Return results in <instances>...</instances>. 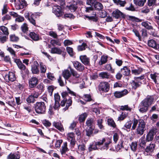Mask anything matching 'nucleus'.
<instances>
[{"label":"nucleus","instance_id":"7ed1b4c3","mask_svg":"<svg viewBox=\"0 0 159 159\" xmlns=\"http://www.w3.org/2000/svg\"><path fill=\"white\" fill-rule=\"evenodd\" d=\"M111 140L109 138H102V140L95 142L98 148L101 150H107L109 148V146L111 143Z\"/></svg>","mask_w":159,"mask_h":159},{"label":"nucleus","instance_id":"603ef678","mask_svg":"<svg viewBox=\"0 0 159 159\" xmlns=\"http://www.w3.org/2000/svg\"><path fill=\"white\" fill-rule=\"evenodd\" d=\"M50 43L53 46L56 45L60 46L61 45V43L58 40L52 39L50 41Z\"/></svg>","mask_w":159,"mask_h":159},{"label":"nucleus","instance_id":"bb28decb","mask_svg":"<svg viewBox=\"0 0 159 159\" xmlns=\"http://www.w3.org/2000/svg\"><path fill=\"white\" fill-rule=\"evenodd\" d=\"M67 7L71 12H74L75 11L77 7L76 2L75 1L72 3H71L69 5H68Z\"/></svg>","mask_w":159,"mask_h":159},{"label":"nucleus","instance_id":"c9c22d12","mask_svg":"<svg viewBox=\"0 0 159 159\" xmlns=\"http://www.w3.org/2000/svg\"><path fill=\"white\" fill-rule=\"evenodd\" d=\"M124 141L121 140L120 141L119 143L116 146L115 148L116 150L117 151H121V149L122 148H124L123 146V143Z\"/></svg>","mask_w":159,"mask_h":159},{"label":"nucleus","instance_id":"a878e982","mask_svg":"<svg viewBox=\"0 0 159 159\" xmlns=\"http://www.w3.org/2000/svg\"><path fill=\"white\" fill-rule=\"evenodd\" d=\"M86 123V125L89 128H94V125L95 123L93 118H90L87 120Z\"/></svg>","mask_w":159,"mask_h":159},{"label":"nucleus","instance_id":"ea45409f","mask_svg":"<svg viewBox=\"0 0 159 159\" xmlns=\"http://www.w3.org/2000/svg\"><path fill=\"white\" fill-rule=\"evenodd\" d=\"M114 3L117 5H120V7H124L126 3L125 1H122L121 0H112Z\"/></svg>","mask_w":159,"mask_h":159},{"label":"nucleus","instance_id":"f257e3e1","mask_svg":"<svg viewBox=\"0 0 159 159\" xmlns=\"http://www.w3.org/2000/svg\"><path fill=\"white\" fill-rule=\"evenodd\" d=\"M68 92L66 91L63 92L61 93V96L63 99L61 101V106L64 107L66 104V106L63 109V110L65 111L68 110L70 106L71 105L72 101L71 100V96H75V93L71 91L67 87Z\"/></svg>","mask_w":159,"mask_h":159},{"label":"nucleus","instance_id":"338daca9","mask_svg":"<svg viewBox=\"0 0 159 159\" xmlns=\"http://www.w3.org/2000/svg\"><path fill=\"white\" fill-rule=\"evenodd\" d=\"M60 105L59 102L55 101L53 107L55 110H58Z\"/></svg>","mask_w":159,"mask_h":159},{"label":"nucleus","instance_id":"b1692460","mask_svg":"<svg viewBox=\"0 0 159 159\" xmlns=\"http://www.w3.org/2000/svg\"><path fill=\"white\" fill-rule=\"evenodd\" d=\"M148 45L149 46L156 49H157L159 48V45L156 43L155 40L152 39L148 41Z\"/></svg>","mask_w":159,"mask_h":159},{"label":"nucleus","instance_id":"5fc2aeb1","mask_svg":"<svg viewBox=\"0 0 159 159\" xmlns=\"http://www.w3.org/2000/svg\"><path fill=\"white\" fill-rule=\"evenodd\" d=\"M87 47L86 44L84 43H83L81 45L78 46L77 49L79 51H82L84 50L85 49V48H86Z\"/></svg>","mask_w":159,"mask_h":159},{"label":"nucleus","instance_id":"680f3d73","mask_svg":"<svg viewBox=\"0 0 159 159\" xmlns=\"http://www.w3.org/2000/svg\"><path fill=\"white\" fill-rule=\"evenodd\" d=\"M22 31L24 33H25L28 30V28L27 26V25L26 23H24L21 27Z\"/></svg>","mask_w":159,"mask_h":159},{"label":"nucleus","instance_id":"7c9ffc66","mask_svg":"<svg viewBox=\"0 0 159 159\" xmlns=\"http://www.w3.org/2000/svg\"><path fill=\"white\" fill-rule=\"evenodd\" d=\"M71 75V71L69 70H64L62 72V75L64 78L67 80L68 79Z\"/></svg>","mask_w":159,"mask_h":159},{"label":"nucleus","instance_id":"79ce46f5","mask_svg":"<svg viewBox=\"0 0 159 159\" xmlns=\"http://www.w3.org/2000/svg\"><path fill=\"white\" fill-rule=\"evenodd\" d=\"M98 149H99V148L96 144L95 143V144L93 143L90 144L88 148V150L89 152L92 151L93 150H98Z\"/></svg>","mask_w":159,"mask_h":159},{"label":"nucleus","instance_id":"9d476101","mask_svg":"<svg viewBox=\"0 0 159 159\" xmlns=\"http://www.w3.org/2000/svg\"><path fill=\"white\" fill-rule=\"evenodd\" d=\"M52 12L58 17L61 16L63 15L61 7L57 5H54L53 6Z\"/></svg>","mask_w":159,"mask_h":159},{"label":"nucleus","instance_id":"37998d69","mask_svg":"<svg viewBox=\"0 0 159 159\" xmlns=\"http://www.w3.org/2000/svg\"><path fill=\"white\" fill-rule=\"evenodd\" d=\"M128 115V113L126 112H122L121 114L118 117V120L121 121L124 120Z\"/></svg>","mask_w":159,"mask_h":159},{"label":"nucleus","instance_id":"473e14b6","mask_svg":"<svg viewBox=\"0 0 159 159\" xmlns=\"http://www.w3.org/2000/svg\"><path fill=\"white\" fill-rule=\"evenodd\" d=\"M85 17L87 18H88L89 20H92L93 21L96 22L98 20V18L95 12H93V15L92 16H85Z\"/></svg>","mask_w":159,"mask_h":159},{"label":"nucleus","instance_id":"f03ea898","mask_svg":"<svg viewBox=\"0 0 159 159\" xmlns=\"http://www.w3.org/2000/svg\"><path fill=\"white\" fill-rule=\"evenodd\" d=\"M154 98L153 96H148L142 100L139 104L138 109L141 113L146 112L148 107L153 103Z\"/></svg>","mask_w":159,"mask_h":159},{"label":"nucleus","instance_id":"09e8293b","mask_svg":"<svg viewBox=\"0 0 159 159\" xmlns=\"http://www.w3.org/2000/svg\"><path fill=\"white\" fill-rule=\"evenodd\" d=\"M21 76L23 79L29 76V70H21Z\"/></svg>","mask_w":159,"mask_h":159},{"label":"nucleus","instance_id":"9b49d317","mask_svg":"<svg viewBox=\"0 0 159 159\" xmlns=\"http://www.w3.org/2000/svg\"><path fill=\"white\" fill-rule=\"evenodd\" d=\"M113 16L116 19L124 18L125 17V15L118 9L114 11L112 13Z\"/></svg>","mask_w":159,"mask_h":159},{"label":"nucleus","instance_id":"c03bdc74","mask_svg":"<svg viewBox=\"0 0 159 159\" xmlns=\"http://www.w3.org/2000/svg\"><path fill=\"white\" fill-rule=\"evenodd\" d=\"M94 129V128H89V129H86L85 131L86 135L89 137L91 136H93V131Z\"/></svg>","mask_w":159,"mask_h":159},{"label":"nucleus","instance_id":"a211bd4d","mask_svg":"<svg viewBox=\"0 0 159 159\" xmlns=\"http://www.w3.org/2000/svg\"><path fill=\"white\" fill-rule=\"evenodd\" d=\"M26 2L24 0H19L15 4V7L17 9H22L26 5Z\"/></svg>","mask_w":159,"mask_h":159},{"label":"nucleus","instance_id":"58836bf2","mask_svg":"<svg viewBox=\"0 0 159 159\" xmlns=\"http://www.w3.org/2000/svg\"><path fill=\"white\" fill-rule=\"evenodd\" d=\"M26 101L27 102L29 103H34L35 101V99H34V97L32 96V95H29L28 97L26 99Z\"/></svg>","mask_w":159,"mask_h":159},{"label":"nucleus","instance_id":"39448f33","mask_svg":"<svg viewBox=\"0 0 159 159\" xmlns=\"http://www.w3.org/2000/svg\"><path fill=\"white\" fill-rule=\"evenodd\" d=\"M145 123L143 120H140L139 123L136 129L135 133L138 135H142L146 130Z\"/></svg>","mask_w":159,"mask_h":159},{"label":"nucleus","instance_id":"72a5a7b5","mask_svg":"<svg viewBox=\"0 0 159 159\" xmlns=\"http://www.w3.org/2000/svg\"><path fill=\"white\" fill-rule=\"evenodd\" d=\"M30 36L34 41H38L39 39V35L34 32H30Z\"/></svg>","mask_w":159,"mask_h":159},{"label":"nucleus","instance_id":"13d9d810","mask_svg":"<svg viewBox=\"0 0 159 159\" xmlns=\"http://www.w3.org/2000/svg\"><path fill=\"white\" fill-rule=\"evenodd\" d=\"M7 103L9 105L12 107H15L16 106V102L14 101V99H11L10 101H7Z\"/></svg>","mask_w":159,"mask_h":159},{"label":"nucleus","instance_id":"dca6fc26","mask_svg":"<svg viewBox=\"0 0 159 159\" xmlns=\"http://www.w3.org/2000/svg\"><path fill=\"white\" fill-rule=\"evenodd\" d=\"M65 50L63 47L58 48L57 47L53 48L51 49V52L53 54H61Z\"/></svg>","mask_w":159,"mask_h":159},{"label":"nucleus","instance_id":"6e6552de","mask_svg":"<svg viewBox=\"0 0 159 159\" xmlns=\"http://www.w3.org/2000/svg\"><path fill=\"white\" fill-rule=\"evenodd\" d=\"M66 137L68 140L70 142V145L74 147L76 142L75 134L73 132L68 133L66 135Z\"/></svg>","mask_w":159,"mask_h":159},{"label":"nucleus","instance_id":"3c124183","mask_svg":"<svg viewBox=\"0 0 159 159\" xmlns=\"http://www.w3.org/2000/svg\"><path fill=\"white\" fill-rule=\"evenodd\" d=\"M94 7L96 9L99 10H102L103 8L102 4L99 2H97L94 4Z\"/></svg>","mask_w":159,"mask_h":159},{"label":"nucleus","instance_id":"774afa93","mask_svg":"<svg viewBox=\"0 0 159 159\" xmlns=\"http://www.w3.org/2000/svg\"><path fill=\"white\" fill-rule=\"evenodd\" d=\"M42 123L43 125L46 127H49L51 125V123L48 120H43Z\"/></svg>","mask_w":159,"mask_h":159},{"label":"nucleus","instance_id":"a19ab883","mask_svg":"<svg viewBox=\"0 0 159 159\" xmlns=\"http://www.w3.org/2000/svg\"><path fill=\"white\" fill-rule=\"evenodd\" d=\"M0 30L4 34L6 35H8L9 34L8 29L6 27L4 26H0Z\"/></svg>","mask_w":159,"mask_h":159},{"label":"nucleus","instance_id":"f3484780","mask_svg":"<svg viewBox=\"0 0 159 159\" xmlns=\"http://www.w3.org/2000/svg\"><path fill=\"white\" fill-rule=\"evenodd\" d=\"M52 125L60 131L61 132L64 131V129L61 122L54 121L52 123Z\"/></svg>","mask_w":159,"mask_h":159},{"label":"nucleus","instance_id":"f704fd0d","mask_svg":"<svg viewBox=\"0 0 159 159\" xmlns=\"http://www.w3.org/2000/svg\"><path fill=\"white\" fill-rule=\"evenodd\" d=\"M146 1V0H134V3L140 7L143 6Z\"/></svg>","mask_w":159,"mask_h":159},{"label":"nucleus","instance_id":"e433bc0d","mask_svg":"<svg viewBox=\"0 0 159 159\" xmlns=\"http://www.w3.org/2000/svg\"><path fill=\"white\" fill-rule=\"evenodd\" d=\"M108 125L113 128H115L116 127V125L114 121L112 118H109L107 120Z\"/></svg>","mask_w":159,"mask_h":159},{"label":"nucleus","instance_id":"423d86ee","mask_svg":"<svg viewBox=\"0 0 159 159\" xmlns=\"http://www.w3.org/2000/svg\"><path fill=\"white\" fill-rule=\"evenodd\" d=\"M157 129L153 128L149 130L146 135L145 139L148 142L152 141L154 139V135L156 134Z\"/></svg>","mask_w":159,"mask_h":159},{"label":"nucleus","instance_id":"4c0bfd02","mask_svg":"<svg viewBox=\"0 0 159 159\" xmlns=\"http://www.w3.org/2000/svg\"><path fill=\"white\" fill-rule=\"evenodd\" d=\"M99 76L102 79H109L110 78V74L106 72H102L100 73Z\"/></svg>","mask_w":159,"mask_h":159},{"label":"nucleus","instance_id":"0eeeda50","mask_svg":"<svg viewBox=\"0 0 159 159\" xmlns=\"http://www.w3.org/2000/svg\"><path fill=\"white\" fill-rule=\"evenodd\" d=\"M110 87V84L106 82H102L100 83L98 87L100 91L104 92H108L109 90Z\"/></svg>","mask_w":159,"mask_h":159},{"label":"nucleus","instance_id":"052dcab7","mask_svg":"<svg viewBox=\"0 0 159 159\" xmlns=\"http://www.w3.org/2000/svg\"><path fill=\"white\" fill-rule=\"evenodd\" d=\"M66 50L67 52L70 56L72 57L74 55V52L72 48L67 47L66 48Z\"/></svg>","mask_w":159,"mask_h":159},{"label":"nucleus","instance_id":"1a4fd4ad","mask_svg":"<svg viewBox=\"0 0 159 159\" xmlns=\"http://www.w3.org/2000/svg\"><path fill=\"white\" fill-rule=\"evenodd\" d=\"M4 79L6 82H9L10 81H14L16 80V78L14 72L9 71L8 74L5 75Z\"/></svg>","mask_w":159,"mask_h":159},{"label":"nucleus","instance_id":"4be33fe9","mask_svg":"<svg viewBox=\"0 0 159 159\" xmlns=\"http://www.w3.org/2000/svg\"><path fill=\"white\" fill-rule=\"evenodd\" d=\"M140 120H143L141 119L137 120L135 118H133L132 121H131V122H132V124H133V125L132 126V128H131V130H134L136 129L137 127V125H138L139 123V121Z\"/></svg>","mask_w":159,"mask_h":159},{"label":"nucleus","instance_id":"c85d7f7f","mask_svg":"<svg viewBox=\"0 0 159 159\" xmlns=\"http://www.w3.org/2000/svg\"><path fill=\"white\" fill-rule=\"evenodd\" d=\"M14 62L16 64L20 69H25L26 68L25 66L22 63L20 59L14 58Z\"/></svg>","mask_w":159,"mask_h":159},{"label":"nucleus","instance_id":"0e129e2a","mask_svg":"<svg viewBox=\"0 0 159 159\" xmlns=\"http://www.w3.org/2000/svg\"><path fill=\"white\" fill-rule=\"evenodd\" d=\"M132 122L131 120H129L127 122L125 125L124 127L126 129H130L131 126Z\"/></svg>","mask_w":159,"mask_h":159},{"label":"nucleus","instance_id":"5701e85b","mask_svg":"<svg viewBox=\"0 0 159 159\" xmlns=\"http://www.w3.org/2000/svg\"><path fill=\"white\" fill-rule=\"evenodd\" d=\"M86 150V146L85 144L84 143L78 145L77 152L80 154H83Z\"/></svg>","mask_w":159,"mask_h":159},{"label":"nucleus","instance_id":"69168bd1","mask_svg":"<svg viewBox=\"0 0 159 159\" xmlns=\"http://www.w3.org/2000/svg\"><path fill=\"white\" fill-rule=\"evenodd\" d=\"M119 138V135L116 133L114 134L113 136V141L115 143H116Z\"/></svg>","mask_w":159,"mask_h":159},{"label":"nucleus","instance_id":"2eb2a0df","mask_svg":"<svg viewBox=\"0 0 159 159\" xmlns=\"http://www.w3.org/2000/svg\"><path fill=\"white\" fill-rule=\"evenodd\" d=\"M133 89L136 90L137 88L139 87L142 84L141 81H139L138 80L134 79L132 80L130 83Z\"/></svg>","mask_w":159,"mask_h":159},{"label":"nucleus","instance_id":"6e6d98bb","mask_svg":"<svg viewBox=\"0 0 159 159\" xmlns=\"http://www.w3.org/2000/svg\"><path fill=\"white\" fill-rule=\"evenodd\" d=\"M10 41L12 42H17L19 39V38L15 34H11L10 35Z\"/></svg>","mask_w":159,"mask_h":159},{"label":"nucleus","instance_id":"bf43d9fd","mask_svg":"<svg viewBox=\"0 0 159 159\" xmlns=\"http://www.w3.org/2000/svg\"><path fill=\"white\" fill-rule=\"evenodd\" d=\"M103 120L102 119H99L97 120V125L100 129H104V126L102 125Z\"/></svg>","mask_w":159,"mask_h":159},{"label":"nucleus","instance_id":"cd10ccee","mask_svg":"<svg viewBox=\"0 0 159 159\" xmlns=\"http://www.w3.org/2000/svg\"><path fill=\"white\" fill-rule=\"evenodd\" d=\"M151 77L156 84H158V81L159 80V74L156 73L153 74H150Z\"/></svg>","mask_w":159,"mask_h":159},{"label":"nucleus","instance_id":"f8f14e48","mask_svg":"<svg viewBox=\"0 0 159 159\" xmlns=\"http://www.w3.org/2000/svg\"><path fill=\"white\" fill-rule=\"evenodd\" d=\"M156 147L155 143H151L144 149V152L150 154L153 152Z\"/></svg>","mask_w":159,"mask_h":159},{"label":"nucleus","instance_id":"4d7b16f0","mask_svg":"<svg viewBox=\"0 0 159 159\" xmlns=\"http://www.w3.org/2000/svg\"><path fill=\"white\" fill-rule=\"evenodd\" d=\"M120 109L121 110H126L129 111H131L132 110V108L129 107L128 105L121 106Z\"/></svg>","mask_w":159,"mask_h":159},{"label":"nucleus","instance_id":"de8ad7c7","mask_svg":"<svg viewBox=\"0 0 159 159\" xmlns=\"http://www.w3.org/2000/svg\"><path fill=\"white\" fill-rule=\"evenodd\" d=\"M87 115L86 113H84L80 115L79 117V120L80 122H84L87 117Z\"/></svg>","mask_w":159,"mask_h":159},{"label":"nucleus","instance_id":"aec40b11","mask_svg":"<svg viewBox=\"0 0 159 159\" xmlns=\"http://www.w3.org/2000/svg\"><path fill=\"white\" fill-rule=\"evenodd\" d=\"M139 146L141 148L144 149L146 145V143L148 142L146 139H145L144 136H142L139 139Z\"/></svg>","mask_w":159,"mask_h":159},{"label":"nucleus","instance_id":"a18cd8bd","mask_svg":"<svg viewBox=\"0 0 159 159\" xmlns=\"http://www.w3.org/2000/svg\"><path fill=\"white\" fill-rule=\"evenodd\" d=\"M108 57L106 56H102L101 60L99 61V64L100 65H102L105 63L107 60Z\"/></svg>","mask_w":159,"mask_h":159},{"label":"nucleus","instance_id":"2f4dec72","mask_svg":"<svg viewBox=\"0 0 159 159\" xmlns=\"http://www.w3.org/2000/svg\"><path fill=\"white\" fill-rule=\"evenodd\" d=\"M20 158V155L16 153H11L7 157V159H19Z\"/></svg>","mask_w":159,"mask_h":159},{"label":"nucleus","instance_id":"8fccbe9b","mask_svg":"<svg viewBox=\"0 0 159 159\" xmlns=\"http://www.w3.org/2000/svg\"><path fill=\"white\" fill-rule=\"evenodd\" d=\"M34 16V14H32L30 16H29L28 17V20L34 26H36V23L35 20L33 18Z\"/></svg>","mask_w":159,"mask_h":159},{"label":"nucleus","instance_id":"412c9836","mask_svg":"<svg viewBox=\"0 0 159 159\" xmlns=\"http://www.w3.org/2000/svg\"><path fill=\"white\" fill-rule=\"evenodd\" d=\"M67 142H64L63 145L61 147V149L60 150V152L61 154L62 155H66V153L69 150L67 147ZM66 155H67L66 154Z\"/></svg>","mask_w":159,"mask_h":159},{"label":"nucleus","instance_id":"e2e57ef3","mask_svg":"<svg viewBox=\"0 0 159 159\" xmlns=\"http://www.w3.org/2000/svg\"><path fill=\"white\" fill-rule=\"evenodd\" d=\"M8 7L6 4L4 5L2 9V14H5L8 12Z\"/></svg>","mask_w":159,"mask_h":159},{"label":"nucleus","instance_id":"6ab92c4d","mask_svg":"<svg viewBox=\"0 0 159 159\" xmlns=\"http://www.w3.org/2000/svg\"><path fill=\"white\" fill-rule=\"evenodd\" d=\"M80 58L82 63L85 65H89L90 64V59L86 55H81Z\"/></svg>","mask_w":159,"mask_h":159},{"label":"nucleus","instance_id":"20e7f679","mask_svg":"<svg viewBox=\"0 0 159 159\" xmlns=\"http://www.w3.org/2000/svg\"><path fill=\"white\" fill-rule=\"evenodd\" d=\"M46 106L44 102H37L34 104L35 112L38 114H44L46 112Z\"/></svg>","mask_w":159,"mask_h":159},{"label":"nucleus","instance_id":"393cba45","mask_svg":"<svg viewBox=\"0 0 159 159\" xmlns=\"http://www.w3.org/2000/svg\"><path fill=\"white\" fill-rule=\"evenodd\" d=\"M73 65L75 68L77 70H84V66L80 62L75 61L73 62Z\"/></svg>","mask_w":159,"mask_h":159},{"label":"nucleus","instance_id":"4468645a","mask_svg":"<svg viewBox=\"0 0 159 159\" xmlns=\"http://www.w3.org/2000/svg\"><path fill=\"white\" fill-rule=\"evenodd\" d=\"M128 93L127 89H124L120 92L116 91L114 92V96L116 98H120L126 95Z\"/></svg>","mask_w":159,"mask_h":159},{"label":"nucleus","instance_id":"49530a36","mask_svg":"<svg viewBox=\"0 0 159 159\" xmlns=\"http://www.w3.org/2000/svg\"><path fill=\"white\" fill-rule=\"evenodd\" d=\"M141 25L142 26L148 29H152V26L150 25V23L148 22H143L142 23Z\"/></svg>","mask_w":159,"mask_h":159},{"label":"nucleus","instance_id":"ddd939ff","mask_svg":"<svg viewBox=\"0 0 159 159\" xmlns=\"http://www.w3.org/2000/svg\"><path fill=\"white\" fill-rule=\"evenodd\" d=\"M38 80L36 77H32L29 80V86L30 88H33L38 84Z\"/></svg>","mask_w":159,"mask_h":159},{"label":"nucleus","instance_id":"864d4df0","mask_svg":"<svg viewBox=\"0 0 159 159\" xmlns=\"http://www.w3.org/2000/svg\"><path fill=\"white\" fill-rule=\"evenodd\" d=\"M58 82L59 84V85L61 86H64L65 84H66V81L65 80V82L64 83L62 79L61 76H60L58 79Z\"/></svg>","mask_w":159,"mask_h":159},{"label":"nucleus","instance_id":"c756f323","mask_svg":"<svg viewBox=\"0 0 159 159\" xmlns=\"http://www.w3.org/2000/svg\"><path fill=\"white\" fill-rule=\"evenodd\" d=\"M129 146L131 150L133 152H135L137 149L138 144L136 141L132 142L130 144Z\"/></svg>","mask_w":159,"mask_h":159}]
</instances>
